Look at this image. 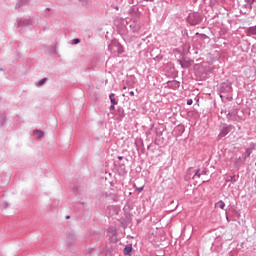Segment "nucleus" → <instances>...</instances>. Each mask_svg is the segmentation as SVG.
<instances>
[{"mask_svg": "<svg viewBox=\"0 0 256 256\" xmlns=\"http://www.w3.org/2000/svg\"><path fill=\"white\" fill-rule=\"evenodd\" d=\"M233 83H231V81L229 80H226L225 82H222L220 84V89H219V92H220V98L223 99V97L226 96V99H228V101H232L233 100V97H229V95H231V93H233Z\"/></svg>", "mask_w": 256, "mask_h": 256, "instance_id": "nucleus-1", "label": "nucleus"}, {"mask_svg": "<svg viewBox=\"0 0 256 256\" xmlns=\"http://www.w3.org/2000/svg\"><path fill=\"white\" fill-rule=\"evenodd\" d=\"M187 21L190 25L195 26L199 25V23L203 21V17L201 14H199V12H193L188 15Z\"/></svg>", "mask_w": 256, "mask_h": 256, "instance_id": "nucleus-2", "label": "nucleus"}, {"mask_svg": "<svg viewBox=\"0 0 256 256\" xmlns=\"http://www.w3.org/2000/svg\"><path fill=\"white\" fill-rule=\"evenodd\" d=\"M109 51H111V53H114L117 55H121L125 52L123 45H121V43H119L118 41H113L109 46H108Z\"/></svg>", "mask_w": 256, "mask_h": 256, "instance_id": "nucleus-3", "label": "nucleus"}, {"mask_svg": "<svg viewBox=\"0 0 256 256\" xmlns=\"http://www.w3.org/2000/svg\"><path fill=\"white\" fill-rule=\"evenodd\" d=\"M234 127L233 125H228V124H222L220 127V133L217 137L218 141L223 139V137H227L231 131H233Z\"/></svg>", "mask_w": 256, "mask_h": 256, "instance_id": "nucleus-4", "label": "nucleus"}, {"mask_svg": "<svg viewBox=\"0 0 256 256\" xmlns=\"http://www.w3.org/2000/svg\"><path fill=\"white\" fill-rule=\"evenodd\" d=\"M113 115L116 121H123V118L125 117V110L123 109V107L118 106L116 112Z\"/></svg>", "mask_w": 256, "mask_h": 256, "instance_id": "nucleus-5", "label": "nucleus"}, {"mask_svg": "<svg viewBox=\"0 0 256 256\" xmlns=\"http://www.w3.org/2000/svg\"><path fill=\"white\" fill-rule=\"evenodd\" d=\"M227 121H239L241 117L237 114V111H231L226 114Z\"/></svg>", "mask_w": 256, "mask_h": 256, "instance_id": "nucleus-6", "label": "nucleus"}, {"mask_svg": "<svg viewBox=\"0 0 256 256\" xmlns=\"http://www.w3.org/2000/svg\"><path fill=\"white\" fill-rule=\"evenodd\" d=\"M175 137H181L183 133H185V126L183 124H180L175 127L174 129Z\"/></svg>", "mask_w": 256, "mask_h": 256, "instance_id": "nucleus-7", "label": "nucleus"}, {"mask_svg": "<svg viewBox=\"0 0 256 256\" xmlns=\"http://www.w3.org/2000/svg\"><path fill=\"white\" fill-rule=\"evenodd\" d=\"M184 64H182V69H189L193 65V60L189 57H183Z\"/></svg>", "mask_w": 256, "mask_h": 256, "instance_id": "nucleus-8", "label": "nucleus"}, {"mask_svg": "<svg viewBox=\"0 0 256 256\" xmlns=\"http://www.w3.org/2000/svg\"><path fill=\"white\" fill-rule=\"evenodd\" d=\"M129 14L132 15L133 17H139L141 14L139 13V8L136 6H132L129 9Z\"/></svg>", "mask_w": 256, "mask_h": 256, "instance_id": "nucleus-9", "label": "nucleus"}, {"mask_svg": "<svg viewBox=\"0 0 256 256\" xmlns=\"http://www.w3.org/2000/svg\"><path fill=\"white\" fill-rule=\"evenodd\" d=\"M25 5H29V0H19L15 5V9H21V7H25Z\"/></svg>", "mask_w": 256, "mask_h": 256, "instance_id": "nucleus-10", "label": "nucleus"}, {"mask_svg": "<svg viewBox=\"0 0 256 256\" xmlns=\"http://www.w3.org/2000/svg\"><path fill=\"white\" fill-rule=\"evenodd\" d=\"M123 253L124 255H131V253H133V245L132 244L126 245L123 250Z\"/></svg>", "mask_w": 256, "mask_h": 256, "instance_id": "nucleus-11", "label": "nucleus"}, {"mask_svg": "<svg viewBox=\"0 0 256 256\" xmlns=\"http://www.w3.org/2000/svg\"><path fill=\"white\" fill-rule=\"evenodd\" d=\"M199 171H200V169L193 170V169L190 168V169L188 170V173H193L192 179H195V177H197L198 179H200V178H201V173H200Z\"/></svg>", "mask_w": 256, "mask_h": 256, "instance_id": "nucleus-12", "label": "nucleus"}, {"mask_svg": "<svg viewBox=\"0 0 256 256\" xmlns=\"http://www.w3.org/2000/svg\"><path fill=\"white\" fill-rule=\"evenodd\" d=\"M31 24L30 19H23L18 22V27H27V25Z\"/></svg>", "mask_w": 256, "mask_h": 256, "instance_id": "nucleus-13", "label": "nucleus"}, {"mask_svg": "<svg viewBox=\"0 0 256 256\" xmlns=\"http://www.w3.org/2000/svg\"><path fill=\"white\" fill-rule=\"evenodd\" d=\"M5 121H7V114L6 113L0 114V127H3V125H5Z\"/></svg>", "mask_w": 256, "mask_h": 256, "instance_id": "nucleus-14", "label": "nucleus"}, {"mask_svg": "<svg viewBox=\"0 0 256 256\" xmlns=\"http://www.w3.org/2000/svg\"><path fill=\"white\" fill-rule=\"evenodd\" d=\"M109 99H110L111 105H117V103H119V102L117 101V98H115V93H111V94L109 95Z\"/></svg>", "mask_w": 256, "mask_h": 256, "instance_id": "nucleus-15", "label": "nucleus"}, {"mask_svg": "<svg viewBox=\"0 0 256 256\" xmlns=\"http://www.w3.org/2000/svg\"><path fill=\"white\" fill-rule=\"evenodd\" d=\"M244 162H245V158L239 157V158L234 162V165H235V167H241V164H243Z\"/></svg>", "mask_w": 256, "mask_h": 256, "instance_id": "nucleus-16", "label": "nucleus"}, {"mask_svg": "<svg viewBox=\"0 0 256 256\" xmlns=\"http://www.w3.org/2000/svg\"><path fill=\"white\" fill-rule=\"evenodd\" d=\"M253 149H255V147H250L246 149L244 159H247V157H251V153H253Z\"/></svg>", "mask_w": 256, "mask_h": 256, "instance_id": "nucleus-17", "label": "nucleus"}, {"mask_svg": "<svg viewBox=\"0 0 256 256\" xmlns=\"http://www.w3.org/2000/svg\"><path fill=\"white\" fill-rule=\"evenodd\" d=\"M34 135H38L37 139H42L43 135H45V132L36 129L34 130Z\"/></svg>", "mask_w": 256, "mask_h": 256, "instance_id": "nucleus-18", "label": "nucleus"}, {"mask_svg": "<svg viewBox=\"0 0 256 256\" xmlns=\"http://www.w3.org/2000/svg\"><path fill=\"white\" fill-rule=\"evenodd\" d=\"M45 83H47V78H43V79L39 80L38 82H36V87H43V85H45Z\"/></svg>", "mask_w": 256, "mask_h": 256, "instance_id": "nucleus-19", "label": "nucleus"}, {"mask_svg": "<svg viewBox=\"0 0 256 256\" xmlns=\"http://www.w3.org/2000/svg\"><path fill=\"white\" fill-rule=\"evenodd\" d=\"M237 179L238 177L233 175V176H229L227 181H229L230 183H237Z\"/></svg>", "mask_w": 256, "mask_h": 256, "instance_id": "nucleus-20", "label": "nucleus"}, {"mask_svg": "<svg viewBox=\"0 0 256 256\" xmlns=\"http://www.w3.org/2000/svg\"><path fill=\"white\" fill-rule=\"evenodd\" d=\"M250 35H256V25L248 28Z\"/></svg>", "mask_w": 256, "mask_h": 256, "instance_id": "nucleus-21", "label": "nucleus"}, {"mask_svg": "<svg viewBox=\"0 0 256 256\" xmlns=\"http://www.w3.org/2000/svg\"><path fill=\"white\" fill-rule=\"evenodd\" d=\"M216 207H219L220 209H225V202L223 200H220L216 203Z\"/></svg>", "mask_w": 256, "mask_h": 256, "instance_id": "nucleus-22", "label": "nucleus"}, {"mask_svg": "<svg viewBox=\"0 0 256 256\" xmlns=\"http://www.w3.org/2000/svg\"><path fill=\"white\" fill-rule=\"evenodd\" d=\"M110 199H112V201H119V195L118 194H110L109 195Z\"/></svg>", "mask_w": 256, "mask_h": 256, "instance_id": "nucleus-23", "label": "nucleus"}, {"mask_svg": "<svg viewBox=\"0 0 256 256\" xmlns=\"http://www.w3.org/2000/svg\"><path fill=\"white\" fill-rule=\"evenodd\" d=\"M155 133L157 137H161L163 135V130H161V128H156Z\"/></svg>", "mask_w": 256, "mask_h": 256, "instance_id": "nucleus-24", "label": "nucleus"}, {"mask_svg": "<svg viewBox=\"0 0 256 256\" xmlns=\"http://www.w3.org/2000/svg\"><path fill=\"white\" fill-rule=\"evenodd\" d=\"M180 85L181 83H179V81L177 80L171 82V87H175L176 89L179 88Z\"/></svg>", "mask_w": 256, "mask_h": 256, "instance_id": "nucleus-25", "label": "nucleus"}, {"mask_svg": "<svg viewBox=\"0 0 256 256\" xmlns=\"http://www.w3.org/2000/svg\"><path fill=\"white\" fill-rule=\"evenodd\" d=\"M196 35H199V37H200L202 40L209 39V36H207L206 34H200L199 32H197Z\"/></svg>", "mask_w": 256, "mask_h": 256, "instance_id": "nucleus-26", "label": "nucleus"}, {"mask_svg": "<svg viewBox=\"0 0 256 256\" xmlns=\"http://www.w3.org/2000/svg\"><path fill=\"white\" fill-rule=\"evenodd\" d=\"M79 43H81V39L79 38H75L72 40V45H79Z\"/></svg>", "mask_w": 256, "mask_h": 256, "instance_id": "nucleus-27", "label": "nucleus"}, {"mask_svg": "<svg viewBox=\"0 0 256 256\" xmlns=\"http://www.w3.org/2000/svg\"><path fill=\"white\" fill-rule=\"evenodd\" d=\"M109 111L110 113H112V115H115V105L111 104L109 107Z\"/></svg>", "mask_w": 256, "mask_h": 256, "instance_id": "nucleus-28", "label": "nucleus"}, {"mask_svg": "<svg viewBox=\"0 0 256 256\" xmlns=\"http://www.w3.org/2000/svg\"><path fill=\"white\" fill-rule=\"evenodd\" d=\"M177 64H178V65H181V67L183 68L184 61H183V60L178 59V60H177Z\"/></svg>", "mask_w": 256, "mask_h": 256, "instance_id": "nucleus-29", "label": "nucleus"}, {"mask_svg": "<svg viewBox=\"0 0 256 256\" xmlns=\"http://www.w3.org/2000/svg\"><path fill=\"white\" fill-rule=\"evenodd\" d=\"M207 173H209V170H207V168H205V169L201 172V175H207Z\"/></svg>", "mask_w": 256, "mask_h": 256, "instance_id": "nucleus-30", "label": "nucleus"}, {"mask_svg": "<svg viewBox=\"0 0 256 256\" xmlns=\"http://www.w3.org/2000/svg\"><path fill=\"white\" fill-rule=\"evenodd\" d=\"M187 105H193V99H188L187 100Z\"/></svg>", "mask_w": 256, "mask_h": 256, "instance_id": "nucleus-31", "label": "nucleus"}, {"mask_svg": "<svg viewBox=\"0 0 256 256\" xmlns=\"http://www.w3.org/2000/svg\"><path fill=\"white\" fill-rule=\"evenodd\" d=\"M112 9H116V11H119V6L112 5Z\"/></svg>", "mask_w": 256, "mask_h": 256, "instance_id": "nucleus-32", "label": "nucleus"}, {"mask_svg": "<svg viewBox=\"0 0 256 256\" xmlns=\"http://www.w3.org/2000/svg\"><path fill=\"white\" fill-rule=\"evenodd\" d=\"M129 95H130V97H135V92L130 91V92H129Z\"/></svg>", "mask_w": 256, "mask_h": 256, "instance_id": "nucleus-33", "label": "nucleus"}, {"mask_svg": "<svg viewBox=\"0 0 256 256\" xmlns=\"http://www.w3.org/2000/svg\"><path fill=\"white\" fill-rule=\"evenodd\" d=\"M254 2L255 0H248L249 5H253Z\"/></svg>", "mask_w": 256, "mask_h": 256, "instance_id": "nucleus-34", "label": "nucleus"}, {"mask_svg": "<svg viewBox=\"0 0 256 256\" xmlns=\"http://www.w3.org/2000/svg\"><path fill=\"white\" fill-rule=\"evenodd\" d=\"M221 115H223V113H224V115H227V111L226 110H221Z\"/></svg>", "mask_w": 256, "mask_h": 256, "instance_id": "nucleus-35", "label": "nucleus"}, {"mask_svg": "<svg viewBox=\"0 0 256 256\" xmlns=\"http://www.w3.org/2000/svg\"><path fill=\"white\" fill-rule=\"evenodd\" d=\"M138 193H141V191H143V187H140L137 189Z\"/></svg>", "mask_w": 256, "mask_h": 256, "instance_id": "nucleus-36", "label": "nucleus"}, {"mask_svg": "<svg viewBox=\"0 0 256 256\" xmlns=\"http://www.w3.org/2000/svg\"><path fill=\"white\" fill-rule=\"evenodd\" d=\"M83 5L84 7H87L89 5V2H84Z\"/></svg>", "mask_w": 256, "mask_h": 256, "instance_id": "nucleus-37", "label": "nucleus"}, {"mask_svg": "<svg viewBox=\"0 0 256 256\" xmlns=\"http://www.w3.org/2000/svg\"><path fill=\"white\" fill-rule=\"evenodd\" d=\"M119 161H123V156H118Z\"/></svg>", "mask_w": 256, "mask_h": 256, "instance_id": "nucleus-38", "label": "nucleus"}, {"mask_svg": "<svg viewBox=\"0 0 256 256\" xmlns=\"http://www.w3.org/2000/svg\"><path fill=\"white\" fill-rule=\"evenodd\" d=\"M94 249L93 248H89V253H93Z\"/></svg>", "mask_w": 256, "mask_h": 256, "instance_id": "nucleus-39", "label": "nucleus"}, {"mask_svg": "<svg viewBox=\"0 0 256 256\" xmlns=\"http://www.w3.org/2000/svg\"><path fill=\"white\" fill-rule=\"evenodd\" d=\"M144 1H149L150 3H153L155 0H144Z\"/></svg>", "mask_w": 256, "mask_h": 256, "instance_id": "nucleus-40", "label": "nucleus"}, {"mask_svg": "<svg viewBox=\"0 0 256 256\" xmlns=\"http://www.w3.org/2000/svg\"><path fill=\"white\" fill-rule=\"evenodd\" d=\"M147 149H151V144H149V145L147 146Z\"/></svg>", "mask_w": 256, "mask_h": 256, "instance_id": "nucleus-41", "label": "nucleus"}, {"mask_svg": "<svg viewBox=\"0 0 256 256\" xmlns=\"http://www.w3.org/2000/svg\"><path fill=\"white\" fill-rule=\"evenodd\" d=\"M66 219H71V216L67 215V216H66Z\"/></svg>", "mask_w": 256, "mask_h": 256, "instance_id": "nucleus-42", "label": "nucleus"}, {"mask_svg": "<svg viewBox=\"0 0 256 256\" xmlns=\"http://www.w3.org/2000/svg\"><path fill=\"white\" fill-rule=\"evenodd\" d=\"M126 219H128V220L131 219V216H126Z\"/></svg>", "mask_w": 256, "mask_h": 256, "instance_id": "nucleus-43", "label": "nucleus"}, {"mask_svg": "<svg viewBox=\"0 0 256 256\" xmlns=\"http://www.w3.org/2000/svg\"><path fill=\"white\" fill-rule=\"evenodd\" d=\"M46 11H51V8H46Z\"/></svg>", "mask_w": 256, "mask_h": 256, "instance_id": "nucleus-44", "label": "nucleus"}, {"mask_svg": "<svg viewBox=\"0 0 256 256\" xmlns=\"http://www.w3.org/2000/svg\"><path fill=\"white\" fill-rule=\"evenodd\" d=\"M45 17H49V14H45Z\"/></svg>", "mask_w": 256, "mask_h": 256, "instance_id": "nucleus-45", "label": "nucleus"}, {"mask_svg": "<svg viewBox=\"0 0 256 256\" xmlns=\"http://www.w3.org/2000/svg\"><path fill=\"white\" fill-rule=\"evenodd\" d=\"M0 71H3V68H0Z\"/></svg>", "mask_w": 256, "mask_h": 256, "instance_id": "nucleus-46", "label": "nucleus"}]
</instances>
